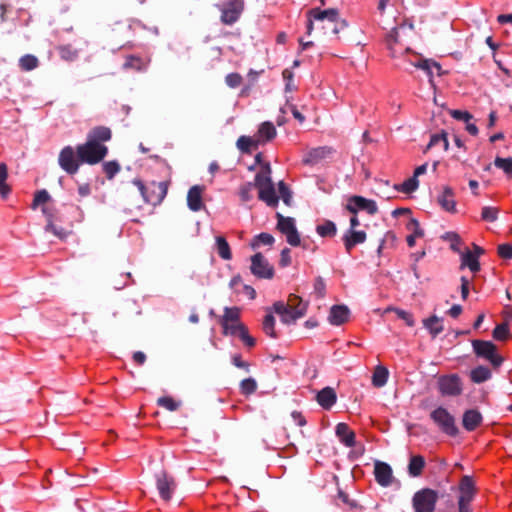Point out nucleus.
<instances>
[{
	"label": "nucleus",
	"instance_id": "nucleus-36",
	"mask_svg": "<svg viewBox=\"0 0 512 512\" xmlns=\"http://www.w3.org/2000/svg\"><path fill=\"white\" fill-rule=\"evenodd\" d=\"M59 56L64 61H75L79 56V50L74 48L71 44L60 45L57 47Z\"/></svg>",
	"mask_w": 512,
	"mask_h": 512
},
{
	"label": "nucleus",
	"instance_id": "nucleus-24",
	"mask_svg": "<svg viewBox=\"0 0 512 512\" xmlns=\"http://www.w3.org/2000/svg\"><path fill=\"white\" fill-rule=\"evenodd\" d=\"M482 422V414L477 409H468L463 414L462 425L469 432L476 430Z\"/></svg>",
	"mask_w": 512,
	"mask_h": 512
},
{
	"label": "nucleus",
	"instance_id": "nucleus-52",
	"mask_svg": "<svg viewBox=\"0 0 512 512\" xmlns=\"http://www.w3.org/2000/svg\"><path fill=\"white\" fill-rule=\"evenodd\" d=\"M509 336V327L507 324H498L493 330V337L496 340L504 341Z\"/></svg>",
	"mask_w": 512,
	"mask_h": 512
},
{
	"label": "nucleus",
	"instance_id": "nucleus-18",
	"mask_svg": "<svg viewBox=\"0 0 512 512\" xmlns=\"http://www.w3.org/2000/svg\"><path fill=\"white\" fill-rule=\"evenodd\" d=\"M346 209L352 214H357L359 211H365L370 215H374L378 211V206L374 200L354 195L348 198Z\"/></svg>",
	"mask_w": 512,
	"mask_h": 512
},
{
	"label": "nucleus",
	"instance_id": "nucleus-15",
	"mask_svg": "<svg viewBox=\"0 0 512 512\" xmlns=\"http://www.w3.org/2000/svg\"><path fill=\"white\" fill-rule=\"evenodd\" d=\"M58 163L68 174H76L81 164L77 149L75 150L72 146H65L59 153Z\"/></svg>",
	"mask_w": 512,
	"mask_h": 512
},
{
	"label": "nucleus",
	"instance_id": "nucleus-44",
	"mask_svg": "<svg viewBox=\"0 0 512 512\" xmlns=\"http://www.w3.org/2000/svg\"><path fill=\"white\" fill-rule=\"evenodd\" d=\"M262 329L267 336L271 338H277V333L275 330V318L272 314H267L264 317Z\"/></svg>",
	"mask_w": 512,
	"mask_h": 512
},
{
	"label": "nucleus",
	"instance_id": "nucleus-39",
	"mask_svg": "<svg viewBox=\"0 0 512 512\" xmlns=\"http://www.w3.org/2000/svg\"><path fill=\"white\" fill-rule=\"evenodd\" d=\"M316 231L321 237H334L337 233V228L334 222L325 220L317 225Z\"/></svg>",
	"mask_w": 512,
	"mask_h": 512
},
{
	"label": "nucleus",
	"instance_id": "nucleus-26",
	"mask_svg": "<svg viewBox=\"0 0 512 512\" xmlns=\"http://www.w3.org/2000/svg\"><path fill=\"white\" fill-rule=\"evenodd\" d=\"M450 116L457 121H461L465 124V130L472 136L478 134V128L475 123L471 122L473 116L467 111L461 110H450Z\"/></svg>",
	"mask_w": 512,
	"mask_h": 512
},
{
	"label": "nucleus",
	"instance_id": "nucleus-22",
	"mask_svg": "<svg viewBox=\"0 0 512 512\" xmlns=\"http://www.w3.org/2000/svg\"><path fill=\"white\" fill-rule=\"evenodd\" d=\"M374 475L377 483L383 487H388L393 481L392 468L385 462H376L374 467Z\"/></svg>",
	"mask_w": 512,
	"mask_h": 512
},
{
	"label": "nucleus",
	"instance_id": "nucleus-46",
	"mask_svg": "<svg viewBox=\"0 0 512 512\" xmlns=\"http://www.w3.org/2000/svg\"><path fill=\"white\" fill-rule=\"evenodd\" d=\"M499 209L492 206H484L481 211V219L486 222H495L498 219Z\"/></svg>",
	"mask_w": 512,
	"mask_h": 512
},
{
	"label": "nucleus",
	"instance_id": "nucleus-29",
	"mask_svg": "<svg viewBox=\"0 0 512 512\" xmlns=\"http://www.w3.org/2000/svg\"><path fill=\"white\" fill-rule=\"evenodd\" d=\"M111 137L112 132L108 127L97 126L88 133L87 140L103 144L110 141Z\"/></svg>",
	"mask_w": 512,
	"mask_h": 512
},
{
	"label": "nucleus",
	"instance_id": "nucleus-64",
	"mask_svg": "<svg viewBox=\"0 0 512 512\" xmlns=\"http://www.w3.org/2000/svg\"><path fill=\"white\" fill-rule=\"evenodd\" d=\"M428 164H422L415 168L413 176L418 180V178L424 175L427 172Z\"/></svg>",
	"mask_w": 512,
	"mask_h": 512
},
{
	"label": "nucleus",
	"instance_id": "nucleus-8",
	"mask_svg": "<svg viewBox=\"0 0 512 512\" xmlns=\"http://www.w3.org/2000/svg\"><path fill=\"white\" fill-rule=\"evenodd\" d=\"M133 184L141 193L144 201L154 206L163 201L168 191V183L165 181L144 183L140 179H134Z\"/></svg>",
	"mask_w": 512,
	"mask_h": 512
},
{
	"label": "nucleus",
	"instance_id": "nucleus-45",
	"mask_svg": "<svg viewBox=\"0 0 512 512\" xmlns=\"http://www.w3.org/2000/svg\"><path fill=\"white\" fill-rule=\"evenodd\" d=\"M8 176L7 166L4 163H0V194L2 197H7L11 189L6 183Z\"/></svg>",
	"mask_w": 512,
	"mask_h": 512
},
{
	"label": "nucleus",
	"instance_id": "nucleus-5",
	"mask_svg": "<svg viewBox=\"0 0 512 512\" xmlns=\"http://www.w3.org/2000/svg\"><path fill=\"white\" fill-rule=\"evenodd\" d=\"M484 254V250L473 244V249L471 250L469 247L467 249L461 250L459 253L460 257V270L469 269L471 272V278L466 276L461 277V296L462 299H467L470 290V283L473 280L474 276L481 270V265L479 262V258Z\"/></svg>",
	"mask_w": 512,
	"mask_h": 512
},
{
	"label": "nucleus",
	"instance_id": "nucleus-50",
	"mask_svg": "<svg viewBox=\"0 0 512 512\" xmlns=\"http://www.w3.org/2000/svg\"><path fill=\"white\" fill-rule=\"evenodd\" d=\"M102 168L108 179H112L120 171V165L116 161L105 162Z\"/></svg>",
	"mask_w": 512,
	"mask_h": 512
},
{
	"label": "nucleus",
	"instance_id": "nucleus-31",
	"mask_svg": "<svg viewBox=\"0 0 512 512\" xmlns=\"http://www.w3.org/2000/svg\"><path fill=\"white\" fill-rule=\"evenodd\" d=\"M425 459L421 455H410L408 473L411 477H419L425 467Z\"/></svg>",
	"mask_w": 512,
	"mask_h": 512
},
{
	"label": "nucleus",
	"instance_id": "nucleus-34",
	"mask_svg": "<svg viewBox=\"0 0 512 512\" xmlns=\"http://www.w3.org/2000/svg\"><path fill=\"white\" fill-rule=\"evenodd\" d=\"M215 247L220 258H222L223 260H231V249L228 242L223 236H216Z\"/></svg>",
	"mask_w": 512,
	"mask_h": 512
},
{
	"label": "nucleus",
	"instance_id": "nucleus-58",
	"mask_svg": "<svg viewBox=\"0 0 512 512\" xmlns=\"http://www.w3.org/2000/svg\"><path fill=\"white\" fill-rule=\"evenodd\" d=\"M231 362H232V364H233L235 367L240 368V369H243V370H245V371H249V367H250V365H249V363H248L247 361H244V360L242 359L241 354H238V353L233 354V355L231 356Z\"/></svg>",
	"mask_w": 512,
	"mask_h": 512
},
{
	"label": "nucleus",
	"instance_id": "nucleus-17",
	"mask_svg": "<svg viewBox=\"0 0 512 512\" xmlns=\"http://www.w3.org/2000/svg\"><path fill=\"white\" fill-rule=\"evenodd\" d=\"M277 218V228L282 234L286 236L287 242L291 246H299L301 241L295 226L294 219L290 217H284L279 213L277 214Z\"/></svg>",
	"mask_w": 512,
	"mask_h": 512
},
{
	"label": "nucleus",
	"instance_id": "nucleus-10",
	"mask_svg": "<svg viewBox=\"0 0 512 512\" xmlns=\"http://www.w3.org/2000/svg\"><path fill=\"white\" fill-rule=\"evenodd\" d=\"M458 512H471V503L476 494L475 482L472 477L464 475L457 488Z\"/></svg>",
	"mask_w": 512,
	"mask_h": 512
},
{
	"label": "nucleus",
	"instance_id": "nucleus-12",
	"mask_svg": "<svg viewBox=\"0 0 512 512\" xmlns=\"http://www.w3.org/2000/svg\"><path fill=\"white\" fill-rule=\"evenodd\" d=\"M401 58H403L412 66L426 71L430 77H433L434 74H437L438 76L441 75V67L438 63L424 59L422 55L416 53L412 49H410L409 52H407ZM430 82L432 85H434L432 78H430Z\"/></svg>",
	"mask_w": 512,
	"mask_h": 512
},
{
	"label": "nucleus",
	"instance_id": "nucleus-61",
	"mask_svg": "<svg viewBox=\"0 0 512 512\" xmlns=\"http://www.w3.org/2000/svg\"><path fill=\"white\" fill-rule=\"evenodd\" d=\"M328 153H330V150L325 148V147H319V148H316V149H313L310 153H309V157L312 159V160H316L318 158H323L325 157Z\"/></svg>",
	"mask_w": 512,
	"mask_h": 512
},
{
	"label": "nucleus",
	"instance_id": "nucleus-62",
	"mask_svg": "<svg viewBox=\"0 0 512 512\" xmlns=\"http://www.w3.org/2000/svg\"><path fill=\"white\" fill-rule=\"evenodd\" d=\"M291 417H292L293 421L295 422V424H296L297 426L302 427V426L306 425V419H305V417L302 415V413H301V412L293 411V412L291 413Z\"/></svg>",
	"mask_w": 512,
	"mask_h": 512
},
{
	"label": "nucleus",
	"instance_id": "nucleus-28",
	"mask_svg": "<svg viewBox=\"0 0 512 512\" xmlns=\"http://www.w3.org/2000/svg\"><path fill=\"white\" fill-rule=\"evenodd\" d=\"M316 398L322 408L329 410L336 403L337 395L333 388L326 387L318 392Z\"/></svg>",
	"mask_w": 512,
	"mask_h": 512
},
{
	"label": "nucleus",
	"instance_id": "nucleus-42",
	"mask_svg": "<svg viewBox=\"0 0 512 512\" xmlns=\"http://www.w3.org/2000/svg\"><path fill=\"white\" fill-rule=\"evenodd\" d=\"M157 405L168 410V411H176L180 408L181 402L174 399L171 396H163L158 398Z\"/></svg>",
	"mask_w": 512,
	"mask_h": 512
},
{
	"label": "nucleus",
	"instance_id": "nucleus-53",
	"mask_svg": "<svg viewBox=\"0 0 512 512\" xmlns=\"http://www.w3.org/2000/svg\"><path fill=\"white\" fill-rule=\"evenodd\" d=\"M50 200V195L46 190H39L35 193L32 208L46 204Z\"/></svg>",
	"mask_w": 512,
	"mask_h": 512
},
{
	"label": "nucleus",
	"instance_id": "nucleus-41",
	"mask_svg": "<svg viewBox=\"0 0 512 512\" xmlns=\"http://www.w3.org/2000/svg\"><path fill=\"white\" fill-rule=\"evenodd\" d=\"M424 326L429 330L432 336H436L443 330V321L436 316H432L424 320Z\"/></svg>",
	"mask_w": 512,
	"mask_h": 512
},
{
	"label": "nucleus",
	"instance_id": "nucleus-56",
	"mask_svg": "<svg viewBox=\"0 0 512 512\" xmlns=\"http://www.w3.org/2000/svg\"><path fill=\"white\" fill-rule=\"evenodd\" d=\"M278 193L279 195L278 198H282V200L288 204L290 199H291V193H290V190L289 188L286 186V184L283 182V181H280L278 183Z\"/></svg>",
	"mask_w": 512,
	"mask_h": 512
},
{
	"label": "nucleus",
	"instance_id": "nucleus-25",
	"mask_svg": "<svg viewBox=\"0 0 512 512\" xmlns=\"http://www.w3.org/2000/svg\"><path fill=\"white\" fill-rule=\"evenodd\" d=\"M365 240L366 233L362 230L350 229L343 236L344 246L348 253H350L356 245L364 243Z\"/></svg>",
	"mask_w": 512,
	"mask_h": 512
},
{
	"label": "nucleus",
	"instance_id": "nucleus-30",
	"mask_svg": "<svg viewBox=\"0 0 512 512\" xmlns=\"http://www.w3.org/2000/svg\"><path fill=\"white\" fill-rule=\"evenodd\" d=\"M430 418L440 430L448 432V410L445 407H437L431 411Z\"/></svg>",
	"mask_w": 512,
	"mask_h": 512
},
{
	"label": "nucleus",
	"instance_id": "nucleus-1",
	"mask_svg": "<svg viewBox=\"0 0 512 512\" xmlns=\"http://www.w3.org/2000/svg\"><path fill=\"white\" fill-rule=\"evenodd\" d=\"M255 163L259 165V170L255 175L253 184L258 190V197L270 207L278 205V196L271 179V166L268 161L263 160L262 153L255 156Z\"/></svg>",
	"mask_w": 512,
	"mask_h": 512
},
{
	"label": "nucleus",
	"instance_id": "nucleus-11",
	"mask_svg": "<svg viewBox=\"0 0 512 512\" xmlns=\"http://www.w3.org/2000/svg\"><path fill=\"white\" fill-rule=\"evenodd\" d=\"M472 346L474 353L489 361L493 367L498 368L502 364L503 358L498 354L496 345L491 341L474 340Z\"/></svg>",
	"mask_w": 512,
	"mask_h": 512
},
{
	"label": "nucleus",
	"instance_id": "nucleus-21",
	"mask_svg": "<svg viewBox=\"0 0 512 512\" xmlns=\"http://www.w3.org/2000/svg\"><path fill=\"white\" fill-rule=\"evenodd\" d=\"M205 186L203 185H194L192 186L187 194V205L189 209L193 212H198L203 209V194L205 192Z\"/></svg>",
	"mask_w": 512,
	"mask_h": 512
},
{
	"label": "nucleus",
	"instance_id": "nucleus-23",
	"mask_svg": "<svg viewBox=\"0 0 512 512\" xmlns=\"http://www.w3.org/2000/svg\"><path fill=\"white\" fill-rule=\"evenodd\" d=\"M335 433L339 441L346 447L352 448L356 444L355 432L346 423H338L335 427Z\"/></svg>",
	"mask_w": 512,
	"mask_h": 512
},
{
	"label": "nucleus",
	"instance_id": "nucleus-59",
	"mask_svg": "<svg viewBox=\"0 0 512 512\" xmlns=\"http://www.w3.org/2000/svg\"><path fill=\"white\" fill-rule=\"evenodd\" d=\"M498 255L503 259H512V246L507 243L499 245Z\"/></svg>",
	"mask_w": 512,
	"mask_h": 512
},
{
	"label": "nucleus",
	"instance_id": "nucleus-38",
	"mask_svg": "<svg viewBox=\"0 0 512 512\" xmlns=\"http://www.w3.org/2000/svg\"><path fill=\"white\" fill-rule=\"evenodd\" d=\"M407 229L412 231V233L407 236L406 241L409 247H413L415 245L416 239L422 236V231L419 227L418 221L411 218L407 224Z\"/></svg>",
	"mask_w": 512,
	"mask_h": 512
},
{
	"label": "nucleus",
	"instance_id": "nucleus-47",
	"mask_svg": "<svg viewBox=\"0 0 512 512\" xmlns=\"http://www.w3.org/2000/svg\"><path fill=\"white\" fill-rule=\"evenodd\" d=\"M468 247L464 244L461 237L454 233L450 232V249L458 254L461 253V250L467 249Z\"/></svg>",
	"mask_w": 512,
	"mask_h": 512
},
{
	"label": "nucleus",
	"instance_id": "nucleus-49",
	"mask_svg": "<svg viewBox=\"0 0 512 512\" xmlns=\"http://www.w3.org/2000/svg\"><path fill=\"white\" fill-rule=\"evenodd\" d=\"M257 389V383L253 378H247L244 379L240 383V391L243 395H251L253 394Z\"/></svg>",
	"mask_w": 512,
	"mask_h": 512
},
{
	"label": "nucleus",
	"instance_id": "nucleus-55",
	"mask_svg": "<svg viewBox=\"0 0 512 512\" xmlns=\"http://www.w3.org/2000/svg\"><path fill=\"white\" fill-rule=\"evenodd\" d=\"M242 80V76L239 73H230L225 77V82L230 88H237L242 83Z\"/></svg>",
	"mask_w": 512,
	"mask_h": 512
},
{
	"label": "nucleus",
	"instance_id": "nucleus-27",
	"mask_svg": "<svg viewBox=\"0 0 512 512\" xmlns=\"http://www.w3.org/2000/svg\"><path fill=\"white\" fill-rule=\"evenodd\" d=\"M350 315L349 309L344 305H334L330 309L329 322L332 325H342L348 321Z\"/></svg>",
	"mask_w": 512,
	"mask_h": 512
},
{
	"label": "nucleus",
	"instance_id": "nucleus-57",
	"mask_svg": "<svg viewBox=\"0 0 512 512\" xmlns=\"http://www.w3.org/2000/svg\"><path fill=\"white\" fill-rule=\"evenodd\" d=\"M388 310H391V309L389 308ZM392 310L396 313V315H397L400 319L404 320V321H405V323H406L408 326H410V327L414 326V319H413L412 314H410L409 312L404 311V310H402V309H398V308H395V309H392Z\"/></svg>",
	"mask_w": 512,
	"mask_h": 512
},
{
	"label": "nucleus",
	"instance_id": "nucleus-37",
	"mask_svg": "<svg viewBox=\"0 0 512 512\" xmlns=\"http://www.w3.org/2000/svg\"><path fill=\"white\" fill-rule=\"evenodd\" d=\"M419 181L414 177L406 179L403 183L394 184L393 188L397 192L410 194L418 189Z\"/></svg>",
	"mask_w": 512,
	"mask_h": 512
},
{
	"label": "nucleus",
	"instance_id": "nucleus-43",
	"mask_svg": "<svg viewBox=\"0 0 512 512\" xmlns=\"http://www.w3.org/2000/svg\"><path fill=\"white\" fill-rule=\"evenodd\" d=\"M274 243V237L269 233H260L255 236L251 242V247L257 249L261 246H271Z\"/></svg>",
	"mask_w": 512,
	"mask_h": 512
},
{
	"label": "nucleus",
	"instance_id": "nucleus-3",
	"mask_svg": "<svg viewBox=\"0 0 512 512\" xmlns=\"http://www.w3.org/2000/svg\"><path fill=\"white\" fill-rule=\"evenodd\" d=\"M306 17V34L308 36L311 35L314 29L321 31L322 34L338 33L339 13L337 9L312 8L307 11Z\"/></svg>",
	"mask_w": 512,
	"mask_h": 512
},
{
	"label": "nucleus",
	"instance_id": "nucleus-32",
	"mask_svg": "<svg viewBox=\"0 0 512 512\" xmlns=\"http://www.w3.org/2000/svg\"><path fill=\"white\" fill-rule=\"evenodd\" d=\"M492 377L491 370L486 366H477L470 371V379L473 383L480 384Z\"/></svg>",
	"mask_w": 512,
	"mask_h": 512
},
{
	"label": "nucleus",
	"instance_id": "nucleus-63",
	"mask_svg": "<svg viewBox=\"0 0 512 512\" xmlns=\"http://www.w3.org/2000/svg\"><path fill=\"white\" fill-rule=\"evenodd\" d=\"M132 358L133 362L138 366L143 365L146 361V355L141 351L135 352Z\"/></svg>",
	"mask_w": 512,
	"mask_h": 512
},
{
	"label": "nucleus",
	"instance_id": "nucleus-4",
	"mask_svg": "<svg viewBox=\"0 0 512 512\" xmlns=\"http://www.w3.org/2000/svg\"><path fill=\"white\" fill-rule=\"evenodd\" d=\"M277 135L274 124L270 121L261 123L253 136H240L237 139L236 147L242 154H251L260 146L272 141Z\"/></svg>",
	"mask_w": 512,
	"mask_h": 512
},
{
	"label": "nucleus",
	"instance_id": "nucleus-7",
	"mask_svg": "<svg viewBox=\"0 0 512 512\" xmlns=\"http://www.w3.org/2000/svg\"><path fill=\"white\" fill-rule=\"evenodd\" d=\"M307 304L297 295L291 294L287 302L278 301L273 304V311L278 314L285 324L295 322L304 316Z\"/></svg>",
	"mask_w": 512,
	"mask_h": 512
},
{
	"label": "nucleus",
	"instance_id": "nucleus-6",
	"mask_svg": "<svg viewBox=\"0 0 512 512\" xmlns=\"http://www.w3.org/2000/svg\"><path fill=\"white\" fill-rule=\"evenodd\" d=\"M413 35L412 25L401 24L394 27L386 36L385 43L391 57L400 58L409 50V38Z\"/></svg>",
	"mask_w": 512,
	"mask_h": 512
},
{
	"label": "nucleus",
	"instance_id": "nucleus-13",
	"mask_svg": "<svg viewBox=\"0 0 512 512\" xmlns=\"http://www.w3.org/2000/svg\"><path fill=\"white\" fill-rule=\"evenodd\" d=\"M218 8L221 12V22L225 25H233L239 20L244 10V0H228Z\"/></svg>",
	"mask_w": 512,
	"mask_h": 512
},
{
	"label": "nucleus",
	"instance_id": "nucleus-35",
	"mask_svg": "<svg viewBox=\"0 0 512 512\" xmlns=\"http://www.w3.org/2000/svg\"><path fill=\"white\" fill-rule=\"evenodd\" d=\"M255 185L253 182H245L238 189V196L243 203L250 202L255 196Z\"/></svg>",
	"mask_w": 512,
	"mask_h": 512
},
{
	"label": "nucleus",
	"instance_id": "nucleus-16",
	"mask_svg": "<svg viewBox=\"0 0 512 512\" xmlns=\"http://www.w3.org/2000/svg\"><path fill=\"white\" fill-rule=\"evenodd\" d=\"M251 273L260 279H271L274 276V267L261 254L256 253L251 257Z\"/></svg>",
	"mask_w": 512,
	"mask_h": 512
},
{
	"label": "nucleus",
	"instance_id": "nucleus-2",
	"mask_svg": "<svg viewBox=\"0 0 512 512\" xmlns=\"http://www.w3.org/2000/svg\"><path fill=\"white\" fill-rule=\"evenodd\" d=\"M241 310L238 307H225L219 319L222 333L225 336L238 337L243 344L252 348L256 344L255 338L249 335L247 327L241 322Z\"/></svg>",
	"mask_w": 512,
	"mask_h": 512
},
{
	"label": "nucleus",
	"instance_id": "nucleus-9",
	"mask_svg": "<svg viewBox=\"0 0 512 512\" xmlns=\"http://www.w3.org/2000/svg\"><path fill=\"white\" fill-rule=\"evenodd\" d=\"M77 153L81 163L95 165L100 163L108 154V147L101 143L87 140L77 146Z\"/></svg>",
	"mask_w": 512,
	"mask_h": 512
},
{
	"label": "nucleus",
	"instance_id": "nucleus-54",
	"mask_svg": "<svg viewBox=\"0 0 512 512\" xmlns=\"http://www.w3.org/2000/svg\"><path fill=\"white\" fill-rule=\"evenodd\" d=\"M494 164L497 168L502 169L506 174H512V158L497 157Z\"/></svg>",
	"mask_w": 512,
	"mask_h": 512
},
{
	"label": "nucleus",
	"instance_id": "nucleus-33",
	"mask_svg": "<svg viewBox=\"0 0 512 512\" xmlns=\"http://www.w3.org/2000/svg\"><path fill=\"white\" fill-rule=\"evenodd\" d=\"M389 377V371L386 367L378 365L375 367L372 375V384L374 387L380 388L386 385Z\"/></svg>",
	"mask_w": 512,
	"mask_h": 512
},
{
	"label": "nucleus",
	"instance_id": "nucleus-60",
	"mask_svg": "<svg viewBox=\"0 0 512 512\" xmlns=\"http://www.w3.org/2000/svg\"><path fill=\"white\" fill-rule=\"evenodd\" d=\"M291 264V251L289 248H284L280 254L279 265L281 267H287Z\"/></svg>",
	"mask_w": 512,
	"mask_h": 512
},
{
	"label": "nucleus",
	"instance_id": "nucleus-40",
	"mask_svg": "<svg viewBox=\"0 0 512 512\" xmlns=\"http://www.w3.org/2000/svg\"><path fill=\"white\" fill-rule=\"evenodd\" d=\"M39 60L36 56L26 54L19 59V67L22 71H31L38 67Z\"/></svg>",
	"mask_w": 512,
	"mask_h": 512
},
{
	"label": "nucleus",
	"instance_id": "nucleus-19",
	"mask_svg": "<svg viewBox=\"0 0 512 512\" xmlns=\"http://www.w3.org/2000/svg\"><path fill=\"white\" fill-rule=\"evenodd\" d=\"M150 61L148 55L130 54L125 57L122 68L125 71L143 72L147 70Z\"/></svg>",
	"mask_w": 512,
	"mask_h": 512
},
{
	"label": "nucleus",
	"instance_id": "nucleus-14",
	"mask_svg": "<svg viewBox=\"0 0 512 512\" xmlns=\"http://www.w3.org/2000/svg\"><path fill=\"white\" fill-rule=\"evenodd\" d=\"M437 498V493L432 489L418 491L413 497L415 512H433Z\"/></svg>",
	"mask_w": 512,
	"mask_h": 512
},
{
	"label": "nucleus",
	"instance_id": "nucleus-51",
	"mask_svg": "<svg viewBox=\"0 0 512 512\" xmlns=\"http://www.w3.org/2000/svg\"><path fill=\"white\" fill-rule=\"evenodd\" d=\"M462 390L461 379L456 374H450V396L459 395Z\"/></svg>",
	"mask_w": 512,
	"mask_h": 512
},
{
	"label": "nucleus",
	"instance_id": "nucleus-48",
	"mask_svg": "<svg viewBox=\"0 0 512 512\" xmlns=\"http://www.w3.org/2000/svg\"><path fill=\"white\" fill-rule=\"evenodd\" d=\"M437 144H441L444 150L448 149V137L444 131L441 134L432 135L427 148L430 149L436 146Z\"/></svg>",
	"mask_w": 512,
	"mask_h": 512
},
{
	"label": "nucleus",
	"instance_id": "nucleus-20",
	"mask_svg": "<svg viewBox=\"0 0 512 512\" xmlns=\"http://www.w3.org/2000/svg\"><path fill=\"white\" fill-rule=\"evenodd\" d=\"M156 485L160 497L164 501H169L176 488L174 479L163 472L157 476Z\"/></svg>",
	"mask_w": 512,
	"mask_h": 512
}]
</instances>
